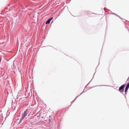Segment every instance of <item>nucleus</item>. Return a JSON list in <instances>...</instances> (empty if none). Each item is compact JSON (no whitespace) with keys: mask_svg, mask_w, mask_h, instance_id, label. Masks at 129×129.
<instances>
[{"mask_svg":"<svg viewBox=\"0 0 129 129\" xmlns=\"http://www.w3.org/2000/svg\"><path fill=\"white\" fill-rule=\"evenodd\" d=\"M126 85H123L120 86L119 88V91L121 92H123L124 91V88Z\"/></svg>","mask_w":129,"mask_h":129,"instance_id":"obj_1","label":"nucleus"},{"mask_svg":"<svg viewBox=\"0 0 129 129\" xmlns=\"http://www.w3.org/2000/svg\"><path fill=\"white\" fill-rule=\"evenodd\" d=\"M26 113L25 112H24L23 115V117H22V119H24L25 117L26 116Z\"/></svg>","mask_w":129,"mask_h":129,"instance_id":"obj_4","label":"nucleus"},{"mask_svg":"<svg viewBox=\"0 0 129 129\" xmlns=\"http://www.w3.org/2000/svg\"><path fill=\"white\" fill-rule=\"evenodd\" d=\"M129 83L126 86V87L125 88V92L126 93L127 90L129 88Z\"/></svg>","mask_w":129,"mask_h":129,"instance_id":"obj_2","label":"nucleus"},{"mask_svg":"<svg viewBox=\"0 0 129 129\" xmlns=\"http://www.w3.org/2000/svg\"><path fill=\"white\" fill-rule=\"evenodd\" d=\"M53 19V17H51L50 19H48L46 23V24H49L50 23V21Z\"/></svg>","mask_w":129,"mask_h":129,"instance_id":"obj_3","label":"nucleus"}]
</instances>
